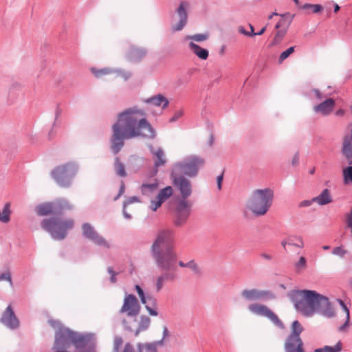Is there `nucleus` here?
<instances>
[{
    "mask_svg": "<svg viewBox=\"0 0 352 352\" xmlns=\"http://www.w3.org/2000/svg\"><path fill=\"white\" fill-rule=\"evenodd\" d=\"M295 4L300 9V6H302V5L300 4L299 0H293Z\"/></svg>",
    "mask_w": 352,
    "mask_h": 352,
    "instance_id": "338daca9",
    "label": "nucleus"
},
{
    "mask_svg": "<svg viewBox=\"0 0 352 352\" xmlns=\"http://www.w3.org/2000/svg\"><path fill=\"white\" fill-rule=\"evenodd\" d=\"M83 235L98 245L109 248L108 242L100 236L89 223L82 226Z\"/></svg>",
    "mask_w": 352,
    "mask_h": 352,
    "instance_id": "dca6fc26",
    "label": "nucleus"
},
{
    "mask_svg": "<svg viewBox=\"0 0 352 352\" xmlns=\"http://www.w3.org/2000/svg\"><path fill=\"white\" fill-rule=\"evenodd\" d=\"M8 280L11 283V275L9 272L0 274V281Z\"/></svg>",
    "mask_w": 352,
    "mask_h": 352,
    "instance_id": "8fccbe9b",
    "label": "nucleus"
},
{
    "mask_svg": "<svg viewBox=\"0 0 352 352\" xmlns=\"http://www.w3.org/2000/svg\"><path fill=\"white\" fill-rule=\"evenodd\" d=\"M173 195V188L172 186H168L160 189L155 198L151 201L150 208L153 211H156Z\"/></svg>",
    "mask_w": 352,
    "mask_h": 352,
    "instance_id": "f3484780",
    "label": "nucleus"
},
{
    "mask_svg": "<svg viewBox=\"0 0 352 352\" xmlns=\"http://www.w3.org/2000/svg\"><path fill=\"white\" fill-rule=\"evenodd\" d=\"M72 331L66 328H60L56 333V347H67L71 344Z\"/></svg>",
    "mask_w": 352,
    "mask_h": 352,
    "instance_id": "a211bd4d",
    "label": "nucleus"
},
{
    "mask_svg": "<svg viewBox=\"0 0 352 352\" xmlns=\"http://www.w3.org/2000/svg\"><path fill=\"white\" fill-rule=\"evenodd\" d=\"M107 271L109 274H111V278L110 280L112 283H115L116 282V276L117 275V273L115 272L111 267H109L107 269Z\"/></svg>",
    "mask_w": 352,
    "mask_h": 352,
    "instance_id": "de8ad7c7",
    "label": "nucleus"
},
{
    "mask_svg": "<svg viewBox=\"0 0 352 352\" xmlns=\"http://www.w3.org/2000/svg\"><path fill=\"white\" fill-rule=\"evenodd\" d=\"M204 164V160L197 156L186 157L184 162L177 163L173 168V173L184 174L189 177H194L197 174L198 170Z\"/></svg>",
    "mask_w": 352,
    "mask_h": 352,
    "instance_id": "6e6552de",
    "label": "nucleus"
},
{
    "mask_svg": "<svg viewBox=\"0 0 352 352\" xmlns=\"http://www.w3.org/2000/svg\"><path fill=\"white\" fill-rule=\"evenodd\" d=\"M343 177L345 184H348L349 182H352V166L346 167L343 170Z\"/></svg>",
    "mask_w": 352,
    "mask_h": 352,
    "instance_id": "ea45409f",
    "label": "nucleus"
},
{
    "mask_svg": "<svg viewBox=\"0 0 352 352\" xmlns=\"http://www.w3.org/2000/svg\"><path fill=\"white\" fill-rule=\"evenodd\" d=\"M72 206L65 199H58L53 203H44L36 208V212L39 216H46L51 214L60 213L65 210H72Z\"/></svg>",
    "mask_w": 352,
    "mask_h": 352,
    "instance_id": "9d476101",
    "label": "nucleus"
},
{
    "mask_svg": "<svg viewBox=\"0 0 352 352\" xmlns=\"http://www.w3.org/2000/svg\"><path fill=\"white\" fill-rule=\"evenodd\" d=\"M314 93H315L316 96L317 98H320V99L321 98V94H320V91H319L318 90H315V91H314Z\"/></svg>",
    "mask_w": 352,
    "mask_h": 352,
    "instance_id": "69168bd1",
    "label": "nucleus"
},
{
    "mask_svg": "<svg viewBox=\"0 0 352 352\" xmlns=\"http://www.w3.org/2000/svg\"><path fill=\"white\" fill-rule=\"evenodd\" d=\"M192 204L185 199H179L175 210V224L177 226L184 225L187 221Z\"/></svg>",
    "mask_w": 352,
    "mask_h": 352,
    "instance_id": "f8f14e48",
    "label": "nucleus"
},
{
    "mask_svg": "<svg viewBox=\"0 0 352 352\" xmlns=\"http://www.w3.org/2000/svg\"><path fill=\"white\" fill-rule=\"evenodd\" d=\"M300 9L301 10H308L310 9L312 13H318L323 10V7L319 4H311V3H305L302 6H300Z\"/></svg>",
    "mask_w": 352,
    "mask_h": 352,
    "instance_id": "c9c22d12",
    "label": "nucleus"
},
{
    "mask_svg": "<svg viewBox=\"0 0 352 352\" xmlns=\"http://www.w3.org/2000/svg\"><path fill=\"white\" fill-rule=\"evenodd\" d=\"M123 214H124V216L125 218L126 219H130L131 218V215L129 214V213L126 212V208L124 207V209H123Z\"/></svg>",
    "mask_w": 352,
    "mask_h": 352,
    "instance_id": "052dcab7",
    "label": "nucleus"
},
{
    "mask_svg": "<svg viewBox=\"0 0 352 352\" xmlns=\"http://www.w3.org/2000/svg\"><path fill=\"white\" fill-rule=\"evenodd\" d=\"M74 225L72 219L62 220L58 218L45 219L41 227L47 231L55 240H63L67 236V232Z\"/></svg>",
    "mask_w": 352,
    "mask_h": 352,
    "instance_id": "39448f33",
    "label": "nucleus"
},
{
    "mask_svg": "<svg viewBox=\"0 0 352 352\" xmlns=\"http://www.w3.org/2000/svg\"><path fill=\"white\" fill-rule=\"evenodd\" d=\"M111 149L117 154L124 146L125 139L136 137L153 138L155 131L146 119L144 111L137 107L129 108L118 113L112 126Z\"/></svg>",
    "mask_w": 352,
    "mask_h": 352,
    "instance_id": "f257e3e1",
    "label": "nucleus"
},
{
    "mask_svg": "<svg viewBox=\"0 0 352 352\" xmlns=\"http://www.w3.org/2000/svg\"><path fill=\"white\" fill-rule=\"evenodd\" d=\"M332 254L342 258L347 254V250L341 245L334 248L332 250Z\"/></svg>",
    "mask_w": 352,
    "mask_h": 352,
    "instance_id": "37998d69",
    "label": "nucleus"
},
{
    "mask_svg": "<svg viewBox=\"0 0 352 352\" xmlns=\"http://www.w3.org/2000/svg\"><path fill=\"white\" fill-rule=\"evenodd\" d=\"M123 352H134V351L133 346L129 343H127L124 346Z\"/></svg>",
    "mask_w": 352,
    "mask_h": 352,
    "instance_id": "5fc2aeb1",
    "label": "nucleus"
},
{
    "mask_svg": "<svg viewBox=\"0 0 352 352\" xmlns=\"http://www.w3.org/2000/svg\"><path fill=\"white\" fill-rule=\"evenodd\" d=\"M344 110H342V109L338 110V111H336V114L337 116H342V115H344Z\"/></svg>",
    "mask_w": 352,
    "mask_h": 352,
    "instance_id": "680f3d73",
    "label": "nucleus"
},
{
    "mask_svg": "<svg viewBox=\"0 0 352 352\" xmlns=\"http://www.w3.org/2000/svg\"><path fill=\"white\" fill-rule=\"evenodd\" d=\"M298 161H299V155L297 153L293 157L292 162V165L296 166L298 164Z\"/></svg>",
    "mask_w": 352,
    "mask_h": 352,
    "instance_id": "6e6d98bb",
    "label": "nucleus"
},
{
    "mask_svg": "<svg viewBox=\"0 0 352 352\" xmlns=\"http://www.w3.org/2000/svg\"><path fill=\"white\" fill-rule=\"evenodd\" d=\"M295 51V46H292L283 52L278 57V63H282L286 58H287Z\"/></svg>",
    "mask_w": 352,
    "mask_h": 352,
    "instance_id": "58836bf2",
    "label": "nucleus"
},
{
    "mask_svg": "<svg viewBox=\"0 0 352 352\" xmlns=\"http://www.w3.org/2000/svg\"><path fill=\"white\" fill-rule=\"evenodd\" d=\"M123 340L121 337H116L113 341L114 349L117 352L120 346L122 344Z\"/></svg>",
    "mask_w": 352,
    "mask_h": 352,
    "instance_id": "49530a36",
    "label": "nucleus"
},
{
    "mask_svg": "<svg viewBox=\"0 0 352 352\" xmlns=\"http://www.w3.org/2000/svg\"><path fill=\"white\" fill-rule=\"evenodd\" d=\"M135 288L136 292H138V294L140 298L142 303L145 305L146 303V300L143 289L138 285H136Z\"/></svg>",
    "mask_w": 352,
    "mask_h": 352,
    "instance_id": "a18cd8bd",
    "label": "nucleus"
},
{
    "mask_svg": "<svg viewBox=\"0 0 352 352\" xmlns=\"http://www.w3.org/2000/svg\"><path fill=\"white\" fill-rule=\"evenodd\" d=\"M307 267V261L304 256H301L299 261L295 264L296 270L297 272H301L305 270Z\"/></svg>",
    "mask_w": 352,
    "mask_h": 352,
    "instance_id": "79ce46f5",
    "label": "nucleus"
},
{
    "mask_svg": "<svg viewBox=\"0 0 352 352\" xmlns=\"http://www.w3.org/2000/svg\"><path fill=\"white\" fill-rule=\"evenodd\" d=\"M1 322L7 327L14 329L18 327L19 322L16 318L11 306H8L1 318Z\"/></svg>",
    "mask_w": 352,
    "mask_h": 352,
    "instance_id": "6ab92c4d",
    "label": "nucleus"
},
{
    "mask_svg": "<svg viewBox=\"0 0 352 352\" xmlns=\"http://www.w3.org/2000/svg\"><path fill=\"white\" fill-rule=\"evenodd\" d=\"M139 201L140 200L137 197H131L124 202V207L126 208L129 204Z\"/></svg>",
    "mask_w": 352,
    "mask_h": 352,
    "instance_id": "3c124183",
    "label": "nucleus"
},
{
    "mask_svg": "<svg viewBox=\"0 0 352 352\" xmlns=\"http://www.w3.org/2000/svg\"><path fill=\"white\" fill-rule=\"evenodd\" d=\"M146 310L148 311V312L149 313L150 315L153 316H157L158 313H157V311L155 309H154L153 308H151L148 306H146Z\"/></svg>",
    "mask_w": 352,
    "mask_h": 352,
    "instance_id": "864d4df0",
    "label": "nucleus"
},
{
    "mask_svg": "<svg viewBox=\"0 0 352 352\" xmlns=\"http://www.w3.org/2000/svg\"><path fill=\"white\" fill-rule=\"evenodd\" d=\"M78 170L77 166L74 163H67L56 167L51 173V175L56 183L62 186H68L72 179Z\"/></svg>",
    "mask_w": 352,
    "mask_h": 352,
    "instance_id": "0eeeda50",
    "label": "nucleus"
},
{
    "mask_svg": "<svg viewBox=\"0 0 352 352\" xmlns=\"http://www.w3.org/2000/svg\"><path fill=\"white\" fill-rule=\"evenodd\" d=\"M335 100L332 98H328L320 104L314 107V111L316 113H320L323 116L329 115L335 106Z\"/></svg>",
    "mask_w": 352,
    "mask_h": 352,
    "instance_id": "4be33fe9",
    "label": "nucleus"
},
{
    "mask_svg": "<svg viewBox=\"0 0 352 352\" xmlns=\"http://www.w3.org/2000/svg\"><path fill=\"white\" fill-rule=\"evenodd\" d=\"M124 189H125V186H124V184L123 182H122L121 184V186H120V191H119V194L118 195V197L116 198V199L119 197L121 195H122L124 192Z\"/></svg>",
    "mask_w": 352,
    "mask_h": 352,
    "instance_id": "4d7b16f0",
    "label": "nucleus"
},
{
    "mask_svg": "<svg viewBox=\"0 0 352 352\" xmlns=\"http://www.w3.org/2000/svg\"><path fill=\"white\" fill-rule=\"evenodd\" d=\"M318 293L311 290H298L292 293V301L296 309L305 316L314 314V307Z\"/></svg>",
    "mask_w": 352,
    "mask_h": 352,
    "instance_id": "20e7f679",
    "label": "nucleus"
},
{
    "mask_svg": "<svg viewBox=\"0 0 352 352\" xmlns=\"http://www.w3.org/2000/svg\"><path fill=\"white\" fill-rule=\"evenodd\" d=\"M338 302H339L340 305H341V307H342L343 310L345 311L346 316V319L344 324L342 326H341L339 329L340 331H343L349 325V320H350V313H349V309L346 307V305L344 303V302L342 300H338Z\"/></svg>",
    "mask_w": 352,
    "mask_h": 352,
    "instance_id": "e433bc0d",
    "label": "nucleus"
},
{
    "mask_svg": "<svg viewBox=\"0 0 352 352\" xmlns=\"http://www.w3.org/2000/svg\"><path fill=\"white\" fill-rule=\"evenodd\" d=\"M160 342L146 343L138 344V352H157V345Z\"/></svg>",
    "mask_w": 352,
    "mask_h": 352,
    "instance_id": "473e14b6",
    "label": "nucleus"
},
{
    "mask_svg": "<svg viewBox=\"0 0 352 352\" xmlns=\"http://www.w3.org/2000/svg\"><path fill=\"white\" fill-rule=\"evenodd\" d=\"M285 19H282L275 25V28L278 30L276 32L271 43H270V47L276 46L282 42L283 38L286 35L287 29L285 28L279 30V28H281L285 24Z\"/></svg>",
    "mask_w": 352,
    "mask_h": 352,
    "instance_id": "5701e85b",
    "label": "nucleus"
},
{
    "mask_svg": "<svg viewBox=\"0 0 352 352\" xmlns=\"http://www.w3.org/2000/svg\"><path fill=\"white\" fill-rule=\"evenodd\" d=\"M177 278V272L174 271H164V273L159 276L155 281V290L157 292H160L165 283L167 281H174Z\"/></svg>",
    "mask_w": 352,
    "mask_h": 352,
    "instance_id": "aec40b11",
    "label": "nucleus"
},
{
    "mask_svg": "<svg viewBox=\"0 0 352 352\" xmlns=\"http://www.w3.org/2000/svg\"><path fill=\"white\" fill-rule=\"evenodd\" d=\"M242 297L248 302L260 300H272L275 298V295L269 290L258 289H245L241 292Z\"/></svg>",
    "mask_w": 352,
    "mask_h": 352,
    "instance_id": "ddd939ff",
    "label": "nucleus"
},
{
    "mask_svg": "<svg viewBox=\"0 0 352 352\" xmlns=\"http://www.w3.org/2000/svg\"><path fill=\"white\" fill-rule=\"evenodd\" d=\"M262 256L264 258L267 259V260H270L272 258V256L270 255H269V254H263Z\"/></svg>",
    "mask_w": 352,
    "mask_h": 352,
    "instance_id": "0e129e2a",
    "label": "nucleus"
},
{
    "mask_svg": "<svg viewBox=\"0 0 352 352\" xmlns=\"http://www.w3.org/2000/svg\"><path fill=\"white\" fill-rule=\"evenodd\" d=\"M223 179V173L217 177V187L219 190L221 189V184Z\"/></svg>",
    "mask_w": 352,
    "mask_h": 352,
    "instance_id": "603ef678",
    "label": "nucleus"
},
{
    "mask_svg": "<svg viewBox=\"0 0 352 352\" xmlns=\"http://www.w3.org/2000/svg\"><path fill=\"white\" fill-rule=\"evenodd\" d=\"M91 72L95 76V77L98 78H102L104 76L110 75L112 74H114L116 77L120 76L124 78V80H127L131 76L130 73L117 72L109 68L97 69L92 67L91 69Z\"/></svg>",
    "mask_w": 352,
    "mask_h": 352,
    "instance_id": "412c9836",
    "label": "nucleus"
},
{
    "mask_svg": "<svg viewBox=\"0 0 352 352\" xmlns=\"http://www.w3.org/2000/svg\"><path fill=\"white\" fill-rule=\"evenodd\" d=\"M146 55V50L138 47H131L128 53L129 58L133 62L141 60Z\"/></svg>",
    "mask_w": 352,
    "mask_h": 352,
    "instance_id": "393cba45",
    "label": "nucleus"
},
{
    "mask_svg": "<svg viewBox=\"0 0 352 352\" xmlns=\"http://www.w3.org/2000/svg\"><path fill=\"white\" fill-rule=\"evenodd\" d=\"M342 350V343L338 341L336 345L331 346L326 345L322 348L316 349L314 352H341Z\"/></svg>",
    "mask_w": 352,
    "mask_h": 352,
    "instance_id": "2f4dec72",
    "label": "nucleus"
},
{
    "mask_svg": "<svg viewBox=\"0 0 352 352\" xmlns=\"http://www.w3.org/2000/svg\"><path fill=\"white\" fill-rule=\"evenodd\" d=\"M173 184L177 188L181 194L182 199H185L192 194V185L190 182L180 174L172 172L170 175Z\"/></svg>",
    "mask_w": 352,
    "mask_h": 352,
    "instance_id": "9b49d317",
    "label": "nucleus"
},
{
    "mask_svg": "<svg viewBox=\"0 0 352 352\" xmlns=\"http://www.w3.org/2000/svg\"><path fill=\"white\" fill-rule=\"evenodd\" d=\"M312 202L317 203L318 205L323 206L328 204L332 201V197L330 191L328 189H324L322 192L315 197L311 200Z\"/></svg>",
    "mask_w": 352,
    "mask_h": 352,
    "instance_id": "bb28decb",
    "label": "nucleus"
},
{
    "mask_svg": "<svg viewBox=\"0 0 352 352\" xmlns=\"http://www.w3.org/2000/svg\"><path fill=\"white\" fill-rule=\"evenodd\" d=\"M273 191L270 188L254 190L247 203V208L256 216H263L272 206Z\"/></svg>",
    "mask_w": 352,
    "mask_h": 352,
    "instance_id": "7ed1b4c3",
    "label": "nucleus"
},
{
    "mask_svg": "<svg viewBox=\"0 0 352 352\" xmlns=\"http://www.w3.org/2000/svg\"><path fill=\"white\" fill-rule=\"evenodd\" d=\"M150 323L151 319L148 317L146 316H142L138 324V327L135 332V336H138L140 332L146 331L148 328Z\"/></svg>",
    "mask_w": 352,
    "mask_h": 352,
    "instance_id": "7c9ffc66",
    "label": "nucleus"
},
{
    "mask_svg": "<svg viewBox=\"0 0 352 352\" xmlns=\"http://www.w3.org/2000/svg\"><path fill=\"white\" fill-rule=\"evenodd\" d=\"M303 328L298 320L292 324V332L285 340L284 348L285 352H305L304 343L300 338Z\"/></svg>",
    "mask_w": 352,
    "mask_h": 352,
    "instance_id": "423d86ee",
    "label": "nucleus"
},
{
    "mask_svg": "<svg viewBox=\"0 0 352 352\" xmlns=\"http://www.w3.org/2000/svg\"><path fill=\"white\" fill-rule=\"evenodd\" d=\"M282 245H283V247L284 248V249L286 251H289V250H291L290 248L293 247V246H296V247H298V248H302L303 247V242H302V241L300 239H299V244L294 243L292 240H289L288 241H283L282 242Z\"/></svg>",
    "mask_w": 352,
    "mask_h": 352,
    "instance_id": "4c0bfd02",
    "label": "nucleus"
},
{
    "mask_svg": "<svg viewBox=\"0 0 352 352\" xmlns=\"http://www.w3.org/2000/svg\"><path fill=\"white\" fill-rule=\"evenodd\" d=\"M248 309L254 315L266 317L277 327L281 329H285L283 323L278 316L267 305L258 302H252L248 305Z\"/></svg>",
    "mask_w": 352,
    "mask_h": 352,
    "instance_id": "1a4fd4ad",
    "label": "nucleus"
},
{
    "mask_svg": "<svg viewBox=\"0 0 352 352\" xmlns=\"http://www.w3.org/2000/svg\"><path fill=\"white\" fill-rule=\"evenodd\" d=\"M140 309V307L136 297L133 294H127L124 296L120 313L126 314L129 317H135L138 315Z\"/></svg>",
    "mask_w": 352,
    "mask_h": 352,
    "instance_id": "4468645a",
    "label": "nucleus"
},
{
    "mask_svg": "<svg viewBox=\"0 0 352 352\" xmlns=\"http://www.w3.org/2000/svg\"><path fill=\"white\" fill-rule=\"evenodd\" d=\"M114 169L118 175L124 177L126 176L124 165L120 162L118 157L115 159Z\"/></svg>",
    "mask_w": 352,
    "mask_h": 352,
    "instance_id": "f704fd0d",
    "label": "nucleus"
},
{
    "mask_svg": "<svg viewBox=\"0 0 352 352\" xmlns=\"http://www.w3.org/2000/svg\"><path fill=\"white\" fill-rule=\"evenodd\" d=\"M177 264H178L182 267H186V263H184L182 261H177Z\"/></svg>",
    "mask_w": 352,
    "mask_h": 352,
    "instance_id": "e2e57ef3",
    "label": "nucleus"
},
{
    "mask_svg": "<svg viewBox=\"0 0 352 352\" xmlns=\"http://www.w3.org/2000/svg\"><path fill=\"white\" fill-rule=\"evenodd\" d=\"M146 102L157 107L162 106L163 109L166 108L168 104V100L161 94H158L148 99Z\"/></svg>",
    "mask_w": 352,
    "mask_h": 352,
    "instance_id": "c756f323",
    "label": "nucleus"
},
{
    "mask_svg": "<svg viewBox=\"0 0 352 352\" xmlns=\"http://www.w3.org/2000/svg\"><path fill=\"white\" fill-rule=\"evenodd\" d=\"M339 10H340V6L338 4H336L335 7H334V12H337L339 11Z\"/></svg>",
    "mask_w": 352,
    "mask_h": 352,
    "instance_id": "774afa93",
    "label": "nucleus"
},
{
    "mask_svg": "<svg viewBox=\"0 0 352 352\" xmlns=\"http://www.w3.org/2000/svg\"><path fill=\"white\" fill-rule=\"evenodd\" d=\"M189 47L193 53L200 59L206 60L208 57V51L195 44L193 42L189 43Z\"/></svg>",
    "mask_w": 352,
    "mask_h": 352,
    "instance_id": "c85d7f7f",
    "label": "nucleus"
},
{
    "mask_svg": "<svg viewBox=\"0 0 352 352\" xmlns=\"http://www.w3.org/2000/svg\"><path fill=\"white\" fill-rule=\"evenodd\" d=\"M314 308V314H319L327 318L334 316L335 311L329 299L318 294Z\"/></svg>",
    "mask_w": 352,
    "mask_h": 352,
    "instance_id": "2eb2a0df",
    "label": "nucleus"
},
{
    "mask_svg": "<svg viewBox=\"0 0 352 352\" xmlns=\"http://www.w3.org/2000/svg\"><path fill=\"white\" fill-rule=\"evenodd\" d=\"M149 148L154 156L155 166L158 167L164 165L166 162V160L163 149L161 148L155 149L152 146H150Z\"/></svg>",
    "mask_w": 352,
    "mask_h": 352,
    "instance_id": "a878e982",
    "label": "nucleus"
},
{
    "mask_svg": "<svg viewBox=\"0 0 352 352\" xmlns=\"http://www.w3.org/2000/svg\"><path fill=\"white\" fill-rule=\"evenodd\" d=\"M158 187V182L156 179H154L151 183L142 184L140 186V190L143 195L148 196L155 192L157 190Z\"/></svg>",
    "mask_w": 352,
    "mask_h": 352,
    "instance_id": "cd10ccee",
    "label": "nucleus"
},
{
    "mask_svg": "<svg viewBox=\"0 0 352 352\" xmlns=\"http://www.w3.org/2000/svg\"><path fill=\"white\" fill-rule=\"evenodd\" d=\"M71 344L76 348L82 347L85 344V338L72 331Z\"/></svg>",
    "mask_w": 352,
    "mask_h": 352,
    "instance_id": "72a5a7b5",
    "label": "nucleus"
},
{
    "mask_svg": "<svg viewBox=\"0 0 352 352\" xmlns=\"http://www.w3.org/2000/svg\"><path fill=\"white\" fill-rule=\"evenodd\" d=\"M186 267L190 269L195 274H199L200 272L198 265L194 261H190L186 263Z\"/></svg>",
    "mask_w": 352,
    "mask_h": 352,
    "instance_id": "c03bdc74",
    "label": "nucleus"
},
{
    "mask_svg": "<svg viewBox=\"0 0 352 352\" xmlns=\"http://www.w3.org/2000/svg\"><path fill=\"white\" fill-rule=\"evenodd\" d=\"M238 30H239V32L241 34H244L245 36H250V37L256 36L255 32H248V31H246L245 30V28L243 26L239 27Z\"/></svg>",
    "mask_w": 352,
    "mask_h": 352,
    "instance_id": "09e8293b",
    "label": "nucleus"
},
{
    "mask_svg": "<svg viewBox=\"0 0 352 352\" xmlns=\"http://www.w3.org/2000/svg\"><path fill=\"white\" fill-rule=\"evenodd\" d=\"M266 30V26L263 27L258 32H255L256 35H262Z\"/></svg>",
    "mask_w": 352,
    "mask_h": 352,
    "instance_id": "bf43d9fd",
    "label": "nucleus"
},
{
    "mask_svg": "<svg viewBox=\"0 0 352 352\" xmlns=\"http://www.w3.org/2000/svg\"><path fill=\"white\" fill-rule=\"evenodd\" d=\"M208 35L207 34H197L191 36H188L186 39L193 40L197 42H201L207 40Z\"/></svg>",
    "mask_w": 352,
    "mask_h": 352,
    "instance_id": "a19ab883",
    "label": "nucleus"
},
{
    "mask_svg": "<svg viewBox=\"0 0 352 352\" xmlns=\"http://www.w3.org/2000/svg\"><path fill=\"white\" fill-rule=\"evenodd\" d=\"M174 232L170 229L160 230L153 241L151 254L157 266L164 271L177 272L178 256L174 248Z\"/></svg>",
    "mask_w": 352,
    "mask_h": 352,
    "instance_id": "f03ea898",
    "label": "nucleus"
},
{
    "mask_svg": "<svg viewBox=\"0 0 352 352\" xmlns=\"http://www.w3.org/2000/svg\"><path fill=\"white\" fill-rule=\"evenodd\" d=\"M188 6V3L186 2H181L178 9H177V13L179 16V23L173 26V30L175 31H179L181 30L186 24L187 22V13L186 12V7Z\"/></svg>",
    "mask_w": 352,
    "mask_h": 352,
    "instance_id": "b1692460",
    "label": "nucleus"
},
{
    "mask_svg": "<svg viewBox=\"0 0 352 352\" xmlns=\"http://www.w3.org/2000/svg\"><path fill=\"white\" fill-rule=\"evenodd\" d=\"M311 204L310 201H303L300 204V206H309Z\"/></svg>",
    "mask_w": 352,
    "mask_h": 352,
    "instance_id": "13d9d810",
    "label": "nucleus"
}]
</instances>
